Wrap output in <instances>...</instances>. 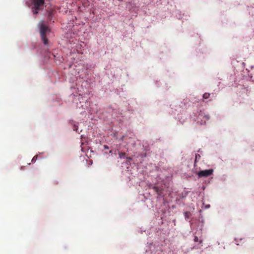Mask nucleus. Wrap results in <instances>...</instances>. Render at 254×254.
<instances>
[{
  "instance_id": "9d476101",
  "label": "nucleus",
  "mask_w": 254,
  "mask_h": 254,
  "mask_svg": "<svg viewBox=\"0 0 254 254\" xmlns=\"http://www.w3.org/2000/svg\"><path fill=\"white\" fill-rule=\"evenodd\" d=\"M119 155L121 157L124 156L125 155V153H119Z\"/></svg>"
},
{
  "instance_id": "9b49d317",
  "label": "nucleus",
  "mask_w": 254,
  "mask_h": 254,
  "mask_svg": "<svg viewBox=\"0 0 254 254\" xmlns=\"http://www.w3.org/2000/svg\"><path fill=\"white\" fill-rule=\"evenodd\" d=\"M37 156H35L33 158V159H32V161H34L36 160L37 159Z\"/></svg>"
},
{
  "instance_id": "f257e3e1",
  "label": "nucleus",
  "mask_w": 254,
  "mask_h": 254,
  "mask_svg": "<svg viewBox=\"0 0 254 254\" xmlns=\"http://www.w3.org/2000/svg\"><path fill=\"white\" fill-rule=\"evenodd\" d=\"M40 28V33L41 39L45 45L48 44V39L47 38V33L50 31L48 26L45 24L44 21H41L39 23Z\"/></svg>"
},
{
  "instance_id": "39448f33",
  "label": "nucleus",
  "mask_w": 254,
  "mask_h": 254,
  "mask_svg": "<svg viewBox=\"0 0 254 254\" xmlns=\"http://www.w3.org/2000/svg\"><path fill=\"white\" fill-rule=\"evenodd\" d=\"M153 189L154 190L157 192L159 195H161V192L159 190V189L158 188V187H153Z\"/></svg>"
},
{
  "instance_id": "1a4fd4ad",
  "label": "nucleus",
  "mask_w": 254,
  "mask_h": 254,
  "mask_svg": "<svg viewBox=\"0 0 254 254\" xmlns=\"http://www.w3.org/2000/svg\"><path fill=\"white\" fill-rule=\"evenodd\" d=\"M77 129H78V127L76 126V125H74L73 127V130L77 131Z\"/></svg>"
},
{
  "instance_id": "423d86ee",
  "label": "nucleus",
  "mask_w": 254,
  "mask_h": 254,
  "mask_svg": "<svg viewBox=\"0 0 254 254\" xmlns=\"http://www.w3.org/2000/svg\"><path fill=\"white\" fill-rule=\"evenodd\" d=\"M194 241L195 242H199L200 244L202 243V240L199 239L197 236H195L194 238Z\"/></svg>"
},
{
  "instance_id": "20e7f679",
  "label": "nucleus",
  "mask_w": 254,
  "mask_h": 254,
  "mask_svg": "<svg viewBox=\"0 0 254 254\" xmlns=\"http://www.w3.org/2000/svg\"><path fill=\"white\" fill-rule=\"evenodd\" d=\"M191 215L190 212L186 211L184 212V216L186 219H189L191 216Z\"/></svg>"
},
{
  "instance_id": "f03ea898",
  "label": "nucleus",
  "mask_w": 254,
  "mask_h": 254,
  "mask_svg": "<svg viewBox=\"0 0 254 254\" xmlns=\"http://www.w3.org/2000/svg\"><path fill=\"white\" fill-rule=\"evenodd\" d=\"M44 3L45 0H32L33 5L32 7V11L34 14H36L38 13Z\"/></svg>"
},
{
  "instance_id": "7ed1b4c3",
  "label": "nucleus",
  "mask_w": 254,
  "mask_h": 254,
  "mask_svg": "<svg viewBox=\"0 0 254 254\" xmlns=\"http://www.w3.org/2000/svg\"><path fill=\"white\" fill-rule=\"evenodd\" d=\"M213 172V169H208L198 172L197 175L199 177H208L210 176Z\"/></svg>"
},
{
  "instance_id": "0eeeda50",
  "label": "nucleus",
  "mask_w": 254,
  "mask_h": 254,
  "mask_svg": "<svg viewBox=\"0 0 254 254\" xmlns=\"http://www.w3.org/2000/svg\"><path fill=\"white\" fill-rule=\"evenodd\" d=\"M210 97V94L209 93H205L203 95V98L205 99H208Z\"/></svg>"
},
{
  "instance_id": "ddd939ff",
  "label": "nucleus",
  "mask_w": 254,
  "mask_h": 254,
  "mask_svg": "<svg viewBox=\"0 0 254 254\" xmlns=\"http://www.w3.org/2000/svg\"><path fill=\"white\" fill-rule=\"evenodd\" d=\"M104 148H105V149H108V148H109V147H108V146H107V145H105L104 146Z\"/></svg>"
},
{
  "instance_id": "f8f14e48",
  "label": "nucleus",
  "mask_w": 254,
  "mask_h": 254,
  "mask_svg": "<svg viewBox=\"0 0 254 254\" xmlns=\"http://www.w3.org/2000/svg\"><path fill=\"white\" fill-rule=\"evenodd\" d=\"M204 117L207 119V120H209V117L208 115H206V116H205Z\"/></svg>"
},
{
  "instance_id": "6e6552de",
  "label": "nucleus",
  "mask_w": 254,
  "mask_h": 254,
  "mask_svg": "<svg viewBox=\"0 0 254 254\" xmlns=\"http://www.w3.org/2000/svg\"><path fill=\"white\" fill-rule=\"evenodd\" d=\"M200 158V155H199L198 154H197L195 155V161L196 162V160L197 158Z\"/></svg>"
},
{
  "instance_id": "4468645a",
  "label": "nucleus",
  "mask_w": 254,
  "mask_h": 254,
  "mask_svg": "<svg viewBox=\"0 0 254 254\" xmlns=\"http://www.w3.org/2000/svg\"><path fill=\"white\" fill-rule=\"evenodd\" d=\"M235 241H236V243H237V242H238L237 239H235Z\"/></svg>"
}]
</instances>
